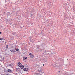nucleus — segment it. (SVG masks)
I'll return each instance as SVG.
<instances>
[{
	"label": "nucleus",
	"instance_id": "1",
	"mask_svg": "<svg viewBox=\"0 0 75 75\" xmlns=\"http://www.w3.org/2000/svg\"><path fill=\"white\" fill-rule=\"evenodd\" d=\"M18 66H19V67H20L21 68H23L24 67V66L23 65L22 66H21V64L20 63H19L18 64Z\"/></svg>",
	"mask_w": 75,
	"mask_h": 75
},
{
	"label": "nucleus",
	"instance_id": "2",
	"mask_svg": "<svg viewBox=\"0 0 75 75\" xmlns=\"http://www.w3.org/2000/svg\"><path fill=\"white\" fill-rule=\"evenodd\" d=\"M53 67H55V68H58L59 67L58 66L56 65V64H53Z\"/></svg>",
	"mask_w": 75,
	"mask_h": 75
},
{
	"label": "nucleus",
	"instance_id": "3",
	"mask_svg": "<svg viewBox=\"0 0 75 75\" xmlns=\"http://www.w3.org/2000/svg\"><path fill=\"white\" fill-rule=\"evenodd\" d=\"M28 69H29L28 68H25L23 69L24 71H26V72H27V71H28Z\"/></svg>",
	"mask_w": 75,
	"mask_h": 75
},
{
	"label": "nucleus",
	"instance_id": "4",
	"mask_svg": "<svg viewBox=\"0 0 75 75\" xmlns=\"http://www.w3.org/2000/svg\"><path fill=\"white\" fill-rule=\"evenodd\" d=\"M40 70H39L38 71L40 72L41 73H42V74H43V72H42V68L41 67H40Z\"/></svg>",
	"mask_w": 75,
	"mask_h": 75
},
{
	"label": "nucleus",
	"instance_id": "5",
	"mask_svg": "<svg viewBox=\"0 0 75 75\" xmlns=\"http://www.w3.org/2000/svg\"><path fill=\"white\" fill-rule=\"evenodd\" d=\"M42 75V74L41 73H37L35 74L34 75Z\"/></svg>",
	"mask_w": 75,
	"mask_h": 75
},
{
	"label": "nucleus",
	"instance_id": "6",
	"mask_svg": "<svg viewBox=\"0 0 75 75\" xmlns=\"http://www.w3.org/2000/svg\"><path fill=\"white\" fill-rule=\"evenodd\" d=\"M45 11V8H43L42 9V11Z\"/></svg>",
	"mask_w": 75,
	"mask_h": 75
},
{
	"label": "nucleus",
	"instance_id": "7",
	"mask_svg": "<svg viewBox=\"0 0 75 75\" xmlns=\"http://www.w3.org/2000/svg\"><path fill=\"white\" fill-rule=\"evenodd\" d=\"M8 71L9 72H12V71H13L11 69H9L8 70Z\"/></svg>",
	"mask_w": 75,
	"mask_h": 75
},
{
	"label": "nucleus",
	"instance_id": "8",
	"mask_svg": "<svg viewBox=\"0 0 75 75\" xmlns=\"http://www.w3.org/2000/svg\"><path fill=\"white\" fill-rule=\"evenodd\" d=\"M10 51H11V52H16V51L14 49L11 50H10Z\"/></svg>",
	"mask_w": 75,
	"mask_h": 75
},
{
	"label": "nucleus",
	"instance_id": "9",
	"mask_svg": "<svg viewBox=\"0 0 75 75\" xmlns=\"http://www.w3.org/2000/svg\"><path fill=\"white\" fill-rule=\"evenodd\" d=\"M27 57H23V59L24 60H25V59H27Z\"/></svg>",
	"mask_w": 75,
	"mask_h": 75
},
{
	"label": "nucleus",
	"instance_id": "10",
	"mask_svg": "<svg viewBox=\"0 0 75 75\" xmlns=\"http://www.w3.org/2000/svg\"><path fill=\"white\" fill-rule=\"evenodd\" d=\"M30 58H33L34 57V55H32L30 56Z\"/></svg>",
	"mask_w": 75,
	"mask_h": 75
},
{
	"label": "nucleus",
	"instance_id": "11",
	"mask_svg": "<svg viewBox=\"0 0 75 75\" xmlns=\"http://www.w3.org/2000/svg\"><path fill=\"white\" fill-rule=\"evenodd\" d=\"M41 16L40 15H38V17H41Z\"/></svg>",
	"mask_w": 75,
	"mask_h": 75
},
{
	"label": "nucleus",
	"instance_id": "12",
	"mask_svg": "<svg viewBox=\"0 0 75 75\" xmlns=\"http://www.w3.org/2000/svg\"><path fill=\"white\" fill-rule=\"evenodd\" d=\"M15 50H16V51H19V49H16V48Z\"/></svg>",
	"mask_w": 75,
	"mask_h": 75
},
{
	"label": "nucleus",
	"instance_id": "13",
	"mask_svg": "<svg viewBox=\"0 0 75 75\" xmlns=\"http://www.w3.org/2000/svg\"><path fill=\"white\" fill-rule=\"evenodd\" d=\"M6 48H8V45H7L6 46Z\"/></svg>",
	"mask_w": 75,
	"mask_h": 75
},
{
	"label": "nucleus",
	"instance_id": "14",
	"mask_svg": "<svg viewBox=\"0 0 75 75\" xmlns=\"http://www.w3.org/2000/svg\"><path fill=\"white\" fill-rule=\"evenodd\" d=\"M0 40H3V38H0Z\"/></svg>",
	"mask_w": 75,
	"mask_h": 75
},
{
	"label": "nucleus",
	"instance_id": "15",
	"mask_svg": "<svg viewBox=\"0 0 75 75\" xmlns=\"http://www.w3.org/2000/svg\"><path fill=\"white\" fill-rule=\"evenodd\" d=\"M29 55H30V56H31V55H32L31 53H30L29 54Z\"/></svg>",
	"mask_w": 75,
	"mask_h": 75
},
{
	"label": "nucleus",
	"instance_id": "16",
	"mask_svg": "<svg viewBox=\"0 0 75 75\" xmlns=\"http://www.w3.org/2000/svg\"><path fill=\"white\" fill-rule=\"evenodd\" d=\"M54 52H51V54H53V53Z\"/></svg>",
	"mask_w": 75,
	"mask_h": 75
},
{
	"label": "nucleus",
	"instance_id": "17",
	"mask_svg": "<svg viewBox=\"0 0 75 75\" xmlns=\"http://www.w3.org/2000/svg\"><path fill=\"white\" fill-rule=\"evenodd\" d=\"M48 24H49L48 25H51V23H48Z\"/></svg>",
	"mask_w": 75,
	"mask_h": 75
},
{
	"label": "nucleus",
	"instance_id": "18",
	"mask_svg": "<svg viewBox=\"0 0 75 75\" xmlns=\"http://www.w3.org/2000/svg\"><path fill=\"white\" fill-rule=\"evenodd\" d=\"M41 70V69L40 68L39 69V70Z\"/></svg>",
	"mask_w": 75,
	"mask_h": 75
},
{
	"label": "nucleus",
	"instance_id": "19",
	"mask_svg": "<svg viewBox=\"0 0 75 75\" xmlns=\"http://www.w3.org/2000/svg\"><path fill=\"white\" fill-rule=\"evenodd\" d=\"M3 59H4V58L3 57Z\"/></svg>",
	"mask_w": 75,
	"mask_h": 75
},
{
	"label": "nucleus",
	"instance_id": "20",
	"mask_svg": "<svg viewBox=\"0 0 75 75\" xmlns=\"http://www.w3.org/2000/svg\"><path fill=\"white\" fill-rule=\"evenodd\" d=\"M1 32H0V34H1Z\"/></svg>",
	"mask_w": 75,
	"mask_h": 75
},
{
	"label": "nucleus",
	"instance_id": "21",
	"mask_svg": "<svg viewBox=\"0 0 75 75\" xmlns=\"http://www.w3.org/2000/svg\"><path fill=\"white\" fill-rule=\"evenodd\" d=\"M12 34H13V35H14V34H15L14 33H13Z\"/></svg>",
	"mask_w": 75,
	"mask_h": 75
},
{
	"label": "nucleus",
	"instance_id": "22",
	"mask_svg": "<svg viewBox=\"0 0 75 75\" xmlns=\"http://www.w3.org/2000/svg\"><path fill=\"white\" fill-rule=\"evenodd\" d=\"M6 44V42H5V44Z\"/></svg>",
	"mask_w": 75,
	"mask_h": 75
},
{
	"label": "nucleus",
	"instance_id": "23",
	"mask_svg": "<svg viewBox=\"0 0 75 75\" xmlns=\"http://www.w3.org/2000/svg\"><path fill=\"white\" fill-rule=\"evenodd\" d=\"M43 66H44V64L43 65Z\"/></svg>",
	"mask_w": 75,
	"mask_h": 75
},
{
	"label": "nucleus",
	"instance_id": "24",
	"mask_svg": "<svg viewBox=\"0 0 75 75\" xmlns=\"http://www.w3.org/2000/svg\"><path fill=\"white\" fill-rule=\"evenodd\" d=\"M27 17H28V16H27Z\"/></svg>",
	"mask_w": 75,
	"mask_h": 75
},
{
	"label": "nucleus",
	"instance_id": "25",
	"mask_svg": "<svg viewBox=\"0 0 75 75\" xmlns=\"http://www.w3.org/2000/svg\"><path fill=\"white\" fill-rule=\"evenodd\" d=\"M59 72H60V71H59Z\"/></svg>",
	"mask_w": 75,
	"mask_h": 75
}]
</instances>
